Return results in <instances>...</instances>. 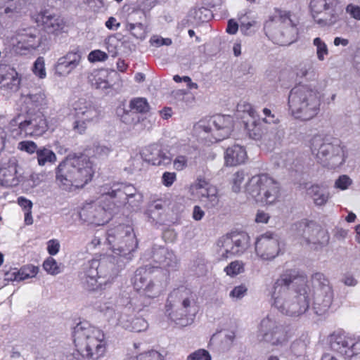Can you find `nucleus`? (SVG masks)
<instances>
[{"mask_svg":"<svg viewBox=\"0 0 360 360\" xmlns=\"http://www.w3.org/2000/svg\"><path fill=\"white\" fill-rule=\"evenodd\" d=\"M108 58V54L101 50L92 51L88 56V60L91 63L105 61Z\"/></svg>","mask_w":360,"mask_h":360,"instance_id":"nucleus-51","label":"nucleus"},{"mask_svg":"<svg viewBox=\"0 0 360 360\" xmlns=\"http://www.w3.org/2000/svg\"><path fill=\"white\" fill-rule=\"evenodd\" d=\"M17 163L15 160H9L0 167V181L2 186L6 187L14 186L19 181L16 176Z\"/></svg>","mask_w":360,"mask_h":360,"instance_id":"nucleus-31","label":"nucleus"},{"mask_svg":"<svg viewBox=\"0 0 360 360\" xmlns=\"http://www.w3.org/2000/svg\"><path fill=\"white\" fill-rule=\"evenodd\" d=\"M150 43L153 46L160 47L161 46H170L172 41L170 38H162L158 36H153L150 39Z\"/></svg>","mask_w":360,"mask_h":360,"instance_id":"nucleus-54","label":"nucleus"},{"mask_svg":"<svg viewBox=\"0 0 360 360\" xmlns=\"http://www.w3.org/2000/svg\"><path fill=\"white\" fill-rule=\"evenodd\" d=\"M189 192L208 211L217 210L219 207L218 188L204 178H198L191 185Z\"/></svg>","mask_w":360,"mask_h":360,"instance_id":"nucleus-14","label":"nucleus"},{"mask_svg":"<svg viewBox=\"0 0 360 360\" xmlns=\"http://www.w3.org/2000/svg\"><path fill=\"white\" fill-rule=\"evenodd\" d=\"M243 107V111L247 112L251 117V120H248L245 124L247 133L250 138L258 140L262 137V131L259 124L255 120L257 112L250 104L244 105Z\"/></svg>","mask_w":360,"mask_h":360,"instance_id":"nucleus-33","label":"nucleus"},{"mask_svg":"<svg viewBox=\"0 0 360 360\" xmlns=\"http://www.w3.org/2000/svg\"><path fill=\"white\" fill-rule=\"evenodd\" d=\"M152 259L155 264L168 271H176L179 266V260L174 252L165 247H154Z\"/></svg>","mask_w":360,"mask_h":360,"instance_id":"nucleus-25","label":"nucleus"},{"mask_svg":"<svg viewBox=\"0 0 360 360\" xmlns=\"http://www.w3.org/2000/svg\"><path fill=\"white\" fill-rule=\"evenodd\" d=\"M269 37L281 46L292 44L297 38V29L287 12L280 11L264 25Z\"/></svg>","mask_w":360,"mask_h":360,"instance_id":"nucleus-8","label":"nucleus"},{"mask_svg":"<svg viewBox=\"0 0 360 360\" xmlns=\"http://www.w3.org/2000/svg\"><path fill=\"white\" fill-rule=\"evenodd\" d=\"M309 6L314 18V14L325 12L324 18L316 20L322 26L334 25L339 20L343 11L340 0H311Z\"/></svg>","mask_w":360,"mask_h":360,"instance_id":"nucleus-16","label":"nucleus"},{"mask_svg":"<svg viewBox=\"0 0 360 360\" xmlns=\"http://www.w3.org/2000/svg\"><path fill=\"white\" fill-rule=\"evenodd\" d=\"M106 240L113 252L110 262H115L118 267L122 268L131 260L133 252L138 247V241L131 226L119 224L108 229Z\"/></svg>","mask_w":360,"mask_h":360,"instance_id":"nucleus-5","label":"nucleus"},{"mask_svg":"<svg viewBox=\"0 0 360 360\" xmlns=\"http://www.w3.org/2000/svg\"><path fill=\"white\" fill-rule=\"evenodd\" d=\"M72 110L75 117L73 129L79 134L86 131L89 123L97 121L99 115L95 106L84 98H79L74 102Z\"/></svg>","mask_w":360,"mask_h":360,"instance_id":"nucleus-17","label":"nucleus"},{"mask_svg":"<svg viewBox=\"0 0 360 360\" xmlns=\"http://www.w3.org/2000/svg\"><path fill=\"white\" fill-rule=\"evenodd\" d=\"M205 216V212L202 209V207L199 205H195L193 207L192 217L194 220L195 221H200Z\"/></svg>","mask_w":360,"mask_h":360,"instance_id":"nucleus-64","label":"nucleus"},{"mask_svg":"<svg viewBox=\"0 0 360 360\" xmlns=\"http://www.w3.org/2000/svg\"><path fill=\"white\" fill-rule=\"evenodd\" d=\"M117 75L115 70L101 69L94 71L90 79L92 86L97 89L105 90L112 85V77Z\"/></svg>","mask_w":360,"mask_h":360,"instance_id":"nucleus-30","label":"nucleus"},{"mask_svg":"<svg viewBox=\"0 0 360 360\" xmlns=\"http://www.w3.org/2000/svg\"><path fill=\"white\" fill-rule=\"evenodd\" d=\"M322 94L316 86L299 85L291 89L288 96V106L295 118L309 120L320 110Z\"/></svg>","mask_w":360,"mask_h":360,"instance_id":"nucleus-3","label":"nucleus"},{"mask_svg":"<svg viewBox=\"0 0 360 360\" xmlns=\"http://www.w3.org/2000/svg\"><path fill=\"white\" fill-rule=\"evenodd\" d=\"M101 311L109 321H116V323L121 326L126 330L135 333L145 331L148 328L147 321L142 317H136L129 320L127 314H119L117 313L112 305H104L101 307Z\"/></svg>","mask_w":360,"mask_h":360,"instance_id":"nucleus-20","label":"nucleus"},{"mask_svg":"<svg viewBox=\"0 0 360 360\" xmlns=\"http://www.w3.org/2000/svg\"><path fill=\"white\" fill-rule=\"evenodd\" d=\"M196 295L188 288L180 286L168 295L165 305L166 312L172 319L187 316L195 306Z\"/></svg>","mask_w":360,"mask_h":360,"instance_id":"nucleus-10","label":"nucleus"},{"mask_svg":"<svg viewBox=\"0 0 360 360\" xmlns=\"http://www.w3.org/2000/svg\"><path fill=\"white\" fill-rule=\"evenodd\" d=\"M311 149L317 161L330 169L340 167L347 158L346 146L340 139L330 136L314 135L311 140Z\"/></svg>","mask_w":360,"mask_h":360,"instance_id":"nucleus-6","label":"nucleus"},{"mask_svg":"<svg viewBox=\"0 0 360 360\" xmlns=\"http://www.w3.org/2000/svg\"><path fill=\"white\" fill-rule=\"evenodd\" d=\"M110 208H105L97 202L85 205L79 212L80 218L86 222L97 226L103 225L110 219Z\"/></svg>","mask_w":360,"mask_h":360,"instance_id":"nucleus-23","label":"nucleus"},{"mask_svg":"<svg viewBox=\"0 0 360 360\" xmlns=\"http://www.w3.org/2000/svg\"><path fill=\"white\" fill-rule=\"evenodd\" d=\"M263 113L264 117L263 118V122L268 124H276L279 122L278 117L271 112V110L269 108H264Z\"/></svg>","mask_w":360,"mask_h":360,"instance_id":"nucleus-53","label":"nucleus"},{"mask_svg":"<svg viewBox=\"0 0 360 360\" xmlns=\"http://www.w3.org/2000/svg\"><path fill=\"white\" fill-rule=\"evenodd\" d=\"M176 179V174L174 172H165L162 176V182L167 187L171 186Z\"/></svg>","mask_w":360,"mask_h":360,"instance_id":"nucleus-57","label":"nucleus"},{"mask_svg":"<svg viewBox=\"0 0 360 360\" xmlns=\"http://www.w3.org/2000/svg\"><path fill=\"white\" fill-rule=\"evenodd\" d=\"M131 360H163L162 355L155 350L141 353Z\"/></svg>","mask_w":360,"mask_h":360,"instance_id":"nucleus-45","label":"nucleus"},{"mask_svg":"<svg viewBox=\"0 0 360 360\" xmlns=\"http://www.w3.org/2000/svg\"><path fill=\"white\" fill-rule=\"evenodd\" d=\"M32 70L34 75L41 79L46 77L45 63L43 57L37 58L34 63Z\"/></svg>","mask_w":360,"mask_h":360,"instance_id":"nucleus-46","label":"nucleus"},{"mask_svg":"<svg viewBox=\"0 0 360 360\" xmlns=\"http://www.w3.org/2000/svg\"><path fill=\"white\" fill-rule=\"evenodd\" d=\"M311 239L312 241L310 245L312 248L318 250L328 245L330 236L328 231L319 225V229L316 230Z\"/></svg>","mask_w":360,"mask_h":360,"instance_id":"nucleus-40","label":"nucleus"},{"mask_svg":"<svg viewBox=\"0 0 360 360\" xmlns=\"http://www.w3.org/2000/svg\"><path fill=\"white\" fill-rule=\"evenodd\" d=\"M14 0H8L6 1V6L4 9V13L6 14L18 12L20 5L17 2H13Z\"/></svg>","mask_w":360,"mask_h":360,"instance_id":"nucleus-62","label":"nucleus"},{"mask_svg":"<svg viewBox=\"0 0 360 360\" xmlns=\"http://www.w3.org/2000/svg\"><path fill=\"white\" fill-rule=\"evenodd\" d=\"M72 335L74 344L82 356L96 360L104 355L106 342L101 330L87 322H80L72 328Z\"/></svg>","mask_w":360,"mask_h":360,"instance_id":"nucleus-4","label":"nucleus"},{"mask_svg":"<svg viewBox=\"0 0 360 360\" xmlns=\"http://www.w3.org/2000/svg\"><path fill=\"white\" fill-rule=\"evenodd\" d=\"M319 229V225L313 221L302 220L295 223L291 227L292 234L300 239L301 243L311 245L312 238L316 230Z\"/></svg>","mask_w":360,"mask_h":360,"instance_id":"nucleus-29","label":"nucleus"},{"mask_svg":"<svg viewBox=\"0 0 360 360\" xmlns=\"http://www.w3.org/2000/svg\"><path fill=\"white\" fill-rule=\"evenodd\" d=\"M20 79L18 72L11 67L7 68L6 74L3 79L1 89L15 92L18 91L20 86Z\"/></svg>","mask_w":360,"mask_h":360,"instance_id":"nucleus-36","label":"nucleus"},{"mask_svg":"<svg viewBox=\"0 0 360 360\" xmlns=\"http://www.w3.org/2000/svg\"><path fill=\"white\" fill-rule=\"evenodd\" d=\"M36 155L37 162L39 166H44L49 163L53 164L57 160L55 153L46 146L39 147Z\"/></svg>","mask_w":360,"mask_h":360,"instance_id":"nucleus-39","label":"nucleus"},{"mask_svg":"<svg viewBox=\"0 0 360 360\" xmlns=\"http://www.w3.org/2000/svg\"><path fill=\"white\" fill-rule=\"evenodd\" d=\"M246 159V150L240 145L234 144L225 151L224 160L227 166L233 167L243 164Z\"/></svg>","mask_w":360,"mask_h":360,"instance_id":"nucleus-32","label":"nucleus"},{"mask_svg":"<svg viewBox=\"0 0 360 360\" xmlns=\"http://www.w3.org/2000/svg\"><path fill=\"white\" fill-rule=\"evenodd\" d=\"M60 250V243L56 239H51L47 243V251L50 255H56Z\"/></svg>","mask_w":360,"mask_h":360,"instance_id":"nucleus-58","label":"nucleus"},{"mask_svg":"<svg viewBox=\"0 0 360 360\" xmlns=\"http://www.w3.org/2000/svg\"><path fill=\"white\" fill-rule=\"evenodd\" d=\"M173 164L175 169L183 170L187 165V158L186 156L179 155L174 160Z\"/></svg>","mask_w":360,"mask_h":360,"instance_id":"nucleus-59","label":"nucleus"},{"mask_svg":"<svg viewBox=\"0 0 360 360\" xmlns=\"http://www.w3.org/2000/svg\"><path fill=\"white\" fill-rule=\"evenodd\" d=\"M94 151L96 155L104 158L107 157L110 153L112 148L107 146L98 144L95 146Z\"/></svg>","mask_w":360,"mask_h":360,"instance_id":"nucleus-56","label":"nucleus"},{"mask_svg":"<svg viewBox=\"0 0 360 360\" xmlns=\"http://www.w3.org/2000/svg\"><path fill=\"white\" fill-rule=\"evenodd\" d=\"M18 205L23 208L25 211H28L32 210V202L31 200L25 198V197H19L18 198Z\"/></svg>","mask_w":360,"mask_h":360,"instance_id":"nucleus-63","label":"nucleus"},{"mask_svg":"<svg viewBox=\"0 0 360 360\" xmlns=\"http://www.w3.org/2000/svg\"><path fill=\"white\" fill-rule=\"evenodd\" d=\"M199 133L211 134L215 141L228 138L233 129V119L230 115H216L200 120L195 125Z\"/></svg>","mask_w":360,"mask_h":360,"instance_id":"nucleus-12","label":"nucleus"},{"mask_svg":"<svg viewBox=\"0 0 360 360\" xmlns=\"http://www.w3.org/2000/svg\"><path fill=\"white\" fill-rule=\"evenodd\" d=\"M255 24V21L241 22L240 25V30L244 35H250L253 33L252 27Z\"/></svg>","mask_w":360,"mask_h":360,"instance_id":"nucleus-60","label":"nucleus"},{"mask_svg":"<svg viewBox=\"0 0 360 360\" xmlns=\"http://www.w3.org/2000/svg\"><path fill=\"white\" fill-rule=\"evenodd\" d=\"M15 40L17 49L22 50H34L41 44L39 32L34 27L19 30Z\"/></svg>","mask_w":360,"mask_h":360,"instance_id":"nucleus-26","label":"nucleus"},{"mask_svg":"<svg viewBox=\"0 0 360 360\" xmlns=\"http://www.w3.org/2000/svg\"><path fill=\"white\" fill-rule=\"evenodd\" d=\"M244 173L243 172H237L234 174L233 178V190L234 192H238L244 180Z\"/></svg>","mask_w":360,"mask_h":360,"instance_id":"nucleus-55","label":"nucleus"},{"mask_svg":"<svg viewBox=\"0 0 360 360\" xmlns=\"http://www.w3.org/2000/svg\"><path fill=\"white\" fill-rule=\"evenodd\" d=\"M330 346L333 351L351 358L359 353V348L353 340L343 335L333 334L330 338Z\"/></svg>","mask_w":360,"mask_h":360,"instance_id":"nucleus-27","label":"nucleus"},{"mask_svg":"<svg viewBox=\"0 0 360 360\" xmlns=\"http://www.w3.org/2000/svg\"><path fill=\"white\" fill-rule=\"evenodd\" d=\"M248 288L244 285H240L233 288L230 292L229 296L233 300H239L245 296Z\"/></svg>","mask_w":360,"mask_h":360,"instance_id":"nucleus-50","label":"nucleus"},{"mask_svg":"<svg viewBox=\"0 0 360 360\" xmlns=\"http://www.w3.org/2000/svg\"><path fill=\"white\" fill-rule=\"evenodd\" d=\"M39 147L32 141H23L18 143V148L22 151H25L29 154L37 153Z\"/></svg>","mask_w":360,"mask_h":360,"instance_id":"nucleus-47","label":"nucleus"},{"mask_svg":"<svg viewBox=\"0 0 360 360\" xmlns=\"http://www.w3.org/2000/svg\"><path fill=\"white\" fill-rule=\"evenodd\" d=\"M167 283L162 274H154L150 266L136 269L134 278V288L144 297L143 307L150 304V300L158 297L165 290Z\"/></svg>","mask_w":360,"mask_h":360,"instance_id":"nucleus-7","label":"nucleus"},{"mask_svg":"<svg viewBox=\"0 0 360 360\" xmlns=\"http://www.w3.org/2000/svg\"><path fill=\"white\" fill-rule=\"evenodd\" d=\"M313 44L316 47V53L319 60H324L325 56L328 55V49L326 43L320 37H316L314 39Z\"/></svg>","mask_w":360,"mask_h":360,"instance_id":"nucleus-42","label":"nucleus"},{"mask_svg":"<svg viewBox=\"0 0 360 360\" xmlns=\"http://www.w3.org/2000/svg\"><path fill=\"white\" fill-rule=\"evenodd\" d=\"M24 103L29 110L34 111L36 108H42L46 105L45 94L41 91L30 93L24 96Z\"/></svg>","mask_w":360,"mask_h":360,"instance_id":"nucleus-37","label":"nucleus"},{"mask_svg":"<svg viewBox=\"0 0 360 360\" xmlns=\"http://www.w3.org/2000/svg\"><path fill=\"white\" fill-rule=\"evenodd\" d=\"M35 20L37 23L41 24L48 33L56 34L62 31L65 26L63 20L49 11L40 12L37 15Z\"/></svg>","mask_w":360,"mask_h":360,"instance_id":"nucleus-28","label":"nucleus"},{"mask_svg":"<svg viewBox=\"0 0 360 360\" xmlns=\"http://www.w3.org/2000/svg\"><path fill=\"white\" fill-rule=\"evenodd\" d=\"M100 193L102 198L109 197L117 207H121L129 198L139 193L131 184L115 182L103 185L100 188Z\"/></svg>","mask_w":360,"mask_h":360,"instance_id":"nucleus-18","label":"nucleus"},{"mask_svg":"<svg viewBox=\"0 0 360 360\" xmlns=\"http://www.w3.org/2000/svg\"><path fill=\"white\" fill-rule=\"evenodd\" d=\"M141 155L145 161L155 166H167L172 160L170 153L155 143L146 147Z\"/></svg>","mask_w":360,"mask_h":360,"instance_id":"nucleus-24","label":"nucleus"},{"mask_svg":"<svg viewBox=\"0 0 360 360\" xmlns=\"http://www.w3.org/2000/svg\"><path fill=\"white\" fill-rule=\"evenodd\" d=\"M244 270L243 264L240 261H234L231 262L224 269V271L227 275L231 276H236Z\"/></svg>","mask_w":360,"mask_h":360,"instance_id":"nucleus-44","label":"nucleus"},{"mask_svg":"<svg viewBox=\"0 0 360 360\" xmlns=\"http://www.w3.org/2000/svg\"><path fill=\"white\" fill-rule=\"evenodd\" d=\"M296 75L297 77L304 78L307 80H313L316 77L314 63L310 60H306L300 63L296 68Z\"/></svg>","mask_w":360,"mask_h":360,"instance_id":"nucleus-38","label":"nucleus"},{"mask_svg":"<svg viewBox=\"0 0 360 360\" xmlns=\"http://www.w3.org/2000/svg\"><path fill=\"white\" fill-rule=\"evenodd\" d=\"M44 269L51 275H57L62 271L60 264L51 257H48L43 263Z\"/></svg>","mask_w":360,"mask_h":360,"instance_id":"nucleus-41","label":"nucleus"},{"mask_svg":"<svg viewBox=\"0 0 360 360\" xmlns=\"http://www.w3.org/2000/svg\"><path fill=\"white\" fill-rule=\"evenodd\" d=\"M217 252L221 259L243 254L250 247V236L245 232H231L219 238Z\"/></svg>","mask_w":360,"mask_h":360,"instance_id":"nucleus-11","label":"nucleus"},{"mask_svg":"<svg viewBox=\"0 0 360 360\" xmlns=\"http://www.w3.org/2000/svg\"><path fill=\"white\" fill-rule=\"evenodd\" d=\"M352 184V180L347 175H341L335 182V187L340 190H346Z\"/></svg>","mask_w":360,"mask_h":360,"instance_id":"nucleus-52","label":"nucleus"},{"mask_svg":"<svg viewBox=\"0 0 360 360\" xmlns=\"http://www.w3.org/2000/svg\"><path fill=\"white\" fill-rule=\"evenodd\" d=\"M18 115L13 122L19 125L21 131L29 136H41L47 129L46 120L41 112L28 113L24 120Z\"/></svg>","mask_w":360,"mask_h":360,"instance_id":"nucleus-21","label":"nucleus"},{"mask_svg":"<svg viewBox=\"0 0 360 360\" xmlns=\"http://www.w3.org/2000/svg\"><path fill=\"white\" fill-rule=\"evenodd\" d=\"M56 183L66 191L82 188L90 181L94 174L90 158L84 153H70L55 169Z\"/></svg>","mask_w":360,"mask_h":360,"instance_id":"nucleus-2","label":"nucleus"},{"mask_svg":"<svg viewBox=\"0 0 360 360\" xmlns=\"http://www.w3.org/2000/svg\"><path fill=\"white\" fill-rule=\"evenodd\" d=\"M279 236L273 232H266L258 236L255 243V252L262 260H271L276 257L280 249Z\"/></svg>","mask_w":360,"mask_h":360,"instance_id":"nucleus-19","label":"nucleus"},{"mask_svg":"<svg viewBox=\"0 0 360 360\" xmlns=\"http://www.w3.org/2000/svg\"><path fill=\"white\" fill-rule=\"evenodd\" d=\"M39 268L37 266L30 264L21 267L17 274H19L20 280L23 281L27 278L34 277L37 274Z\"/></svg>","mask_w":360,"mask_h":360,"instance_id":"nucleus-43","label":"nucleus"},{"mask_svg":"<svg viewBox=\"0 0 360 360\" xmlns=\"http://www.w3.org/2000/svg\"><path fill=\"white\" fill-rule=\"evenodd\" d=\"M82 59V53L77 49L67 52L54 65L55 75L58 77H68L80 66Z\"/></svg>","mask_w":360,"mask_h":360,"instance_id":"nucleus-22","label":"nucleus"},{"mask_svg":"<svg viewBox=\"0 0 360 360\" xmlns=\"http://www.w3.org/2000/svg\"><path fill=\"white\" fill-rule=\"evenodd\" d=\"M346 11L354 18L360 20V7L359 6L349 4L346 8Z\"/></svg>","mask_w":360,"mask_h":360,"instance_id":"nucleus-61","label":"nucleus"},{"mask_svg":"<svg viewBox=\"0 0 360 360\" xmlns=\"http://www.w3.org/2000/svg\"><path fill=\"white\" fill-rule=\"evenodd\" d=\"M112 265L105 259H92L86 264L83 283L89 290H95L112 278Z\"/></svg>","mask_w":360,"mask_h":360,"instance_id":"nucleus-13","label":"nucleus"},{"mask_svg":"<svg viewBox=\"0 0 360 360\" xmlns=\"http://www.w3.org/2000/svg\"><path fill=\"white\" fill-rule=\"evenodd\" d=\"M212 357L209 352L204 349H199L190 354L187 360H211Z\"/></svg>","mask_w":360,"mask_h":360,"instance_id":"nucleus-49","label":"nucleus"},{"mask_svg":"<svg viewBox=\"0 0 360 360\" xmlns=\"http://www.w3.org/2000/svg\"><path fill=\"white\" fill-rule=\"evenodd\" d=\"M245 191L256 202L271 205L279 197L280 187L274 179L266 174H262L249 179Z\"/></svg>","mask_w":360,"mask_h":360,"instance_id":"nucleus-9","label":"nucleus"},{"mask_svg":"<svg viewBox=\"0 0 360 360\" xmlns=\"http://www.w3.org/2000/svg\"><path fill=\"white\" fill-rule=\"evenodd\" d=\"M307 191L317 206L324 205L330 198L328 188L323 184L312 185Z\"/></svg>","mask_w":360,"mask_h":360,"instance_id":"nucleus-35","label":"nucleus"},{"mask_svg":"<svg viewBox=\"0 0 360 360\" xmlns=\"http://www.w3.org/2000/svg\"><path fill=\"white\" fill-rule=\"evenodd\" d=\"M129 107L131 110H134V112H127L121 117L122 121L128 124L132 123L134 112L144 113L148 112L150 108L147 100L143 98H136L132 99L130 101Z\"/></svg>","mask_w":360,"mask_h":360,"instance_id":"nucleus-34","label":"nucleus"},{"mask_svg":"<svg viewBox=\"0 0 360 360\" xmlns=\"http://www.w3.org/2000/svg\"><path fill=\"white\" fill-rule=\"evenodd\" d=\"M143 201V196L141 193H139L133 196L132 198H129L126 200V202L122 205V206H127L128 208L131 209L132 210H136L139 209L140 205Z\"/></svg>","mask_w":360,"mask_h":360,"instance_id":"nucleus-48","label":"nucleus"},{"mask_svg":"<svg viewBox=\"0 0 360 360\" xmlns=\"http://www.w3.org/2000/svg\"><path fill=\"white\" fill-rule=\"evenodd\" d=\"M312 293L307 285L306 277L296 269L283 271L269 290L271 306L288 316H299L309 307V297L313 298V309L317 315L328 311L333 299L332 288L322 273L311 276Z\"/></svg>","mask_w":360,"mask_h":360,"instance_id":"nucleus-1","label":"nucleus"},{"mask_svg":"<svg viewBox=\"0 0 360 360\" xmlns=\"http://www.w3.org/2000/svg\"><path fill=\"white\" fill-rule=\"evenodd\" d=\"M257 339L273 346H281L287 342V334L283 326L269 315L264 318L258 327Z\"/></svg>","mask_w":360,"mask_h":360,"instance_id":"nucleus-15","label":"nucleus"}]
</instances>
